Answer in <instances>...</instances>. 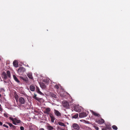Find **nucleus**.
I'll list each match as a JSON object with an SVG mask.
<instances>
[{
    "label": "nucleus",
    "mask_w": 130,
    "mask_h": 130,
    "mask_svg": "<svg viewBox=\"0 0 130 130\" xmlns=\"http://www.w3.org/2000/svg\"><path fill=\"white\" fill-rule=\"evenodd\" d=\"M54 113L55 115L59 117L61 116V113L57 110L54 109Z\"/></svg>",
    "instance_id": "nucleus-10"
},
{
    "label": "nucleus",
    "mask_w": 130,
    "mask_h": 130,
    "mask_svg": "<svg viewBox=\"0 0 130 130\" xmlns=\"http://www.w3.org/2000/svg\"><path fill=\"white\" fill-rule=\"evenodd\" d=\"M47 129L48 130H52L54 128L53 127L49 125L47 126Z\"/></svg>",
    "instance_id": "nucleus-20"
},
{
    "label": "nucleus",
    "mask_w": 130,
    "mask_h": 130,
    "mask_svg": "<svg viewBox=\"0 0 130 130\" xmlns=\"http://www.w3.org/2000/svg\"><path fill=\"white\" fill-rule=\"evenodd\" d=\"M2 109L0 106V111H2Z\"/></svg>",
    "instance_id": "nucleus-37"
},
{
    "label": "nucleus",
    "mask_w": 130,
    "mask_h": 130,
    "mask_svg": "<svg viewBox=\"0 0 130 130\" xmlns=\"http://www.w3.org/2000/svg\"><path fill=\"white\" fill-rule=\"evenodd\" d=\"M3 126L5 127H6L7 128H8V126L7 125H6L5 124H4L3 125Z\"/></svg>",
    "instance_id": "nucleus-34"
},
{
    "label": "nucleus",
    "mask_w": 130,
    "mask_h": 130,
    "mask_svg": "<svg viewBox=\"0 0 130 130\" xmlns=\"http://www.w3.org/2000/svg\"><path fill=\"white\" fill-rule=\"evenodd\" d=\"M13 77L14 80L18 83H19L20 82V81L18 79L17 77L15 75H13Z\"/></svg>",
    "instance_id": "nucleus-21"
},
{
    "label": "nucleus",
    "mask_w": 130,
    "mask_h": 130,
    "mask_svg": "<svg viewBox=\"0 0 130 130\" xmlns=\"http://www.w3.org/2000/svg\"><path fill=\"white\" fill-rule=\"evenodd\" d=\"M50 95L53 98H57V96L56 95L53 93H51Z\"/></svg>",
    "instance_id": "nucleus-24"
},
{
    "label": "nucleus",
    "mask_w": 130,
    "mask_h": 130,
    "mask_svg": "<svg viewBox=\"0 0 130 130\" xmlns=\"http://www.w3.org/2000/svg\"><path fill=\"white\" fill-rule=\"evenodd\" d=\"M94 127L95 128L96 130H99V128L97 126H94Z\"/></svg>",
    "instance_id": "nucleus-33"
},
{
    "label": "nucleus",
    "mask_w": 130,
    "mask_h": 130,
    "mask_svg": "<svg viewBox=\"0 0 130 130\" xmlns=\"http://www.w3.org/2000/svg\"><path fill=\"white\" fill-rule=\"evenodd\" d=\"M58 123L59 125H61V126H65L64 124L61 122H58Z\"/></svg>",
    "instance_id": "nucleus-27"
},
{
    "label": "nucleus",
    "mask_w": 130,
    "mask_h": 130,
    "mask_svg": "<svg viewBox=\"0 0 130 130\" xmlns=\"http://www.w3.org/2000/svg\"><path fill=\"white\" fill-rule=\"evenodd\" d=\"M92 113L95 116L100 117V116L99 114L95 112L92 111Z\"/></svg>",
    "instance_id": "nucleus-22"
},
{
    "label": "nucleus",
    "mask_w": 130,
    "mask_h": 130,
    "mask_svg": "<svg viewBox=\"0 0 130 130\" xmlns=\"http://www.w3.org/2000/svg\"><path fill=\"white\" fill-rule=\"evenodd\" d=\"M9 119L10 120H11L13 122V124L16 125L17 124L15 123L14 122V118L13 119V118H12V117H9Z\"/></svg>",
    "instance_id": "nucleus-23"
},
{
    "label": "nucleus",
    "mask_w": 130,
    "mask_h": 130,
    "mask_svg": "<svg viewBox=\"0 0 130 130\" xmlns=\"http://www.w3.org/2000/svg\"><path fill=\"white\" fill-rule=\"evenodd\" d=\"M14 122L17 124V123H21V121L19 120H18L16 118H14Z\"/></svg>",
    "instance_id": "nucleus-19"
},
{
    "label": "nucleus",
    "mask_w": 130,
    "mask_h": 130,
    "mask_svg": "<svg viewBox=\"0 0 130 130\" xmlns=\"http://www.w3.org/2000/svg\"><path fill=\"white\" fill-rule=\"evenodd\" d=\"M2 124H3V123L2 122L0 121V125L2 126Z\"/></svg>",
    "instance_id": "nucleus-36"
},
{
    "label": "nucleus",
    "mask_w": 130,
    "mask_h": 130,
    "mask_svg": "<svg viewBox=\"0 0 130 130\" xmlns=\"http://www.w3.org/2000/svg\"><path fill=\"white\" fill-rule=\"evenodd\" d=\"M49 116L51 119V122L52 123H54V120L55 119V118L54 116H53V115L52 114L50 113V114Z\"/></svg>",
    "instance_id": "nucleus-12"
},
{
    "label": "nucleus",
    "mask_w": 130,
    "mask_h": 130,
    "mask_svg": "<svg viewBox=\"0 0 130 130\" xmlns=\"http://www.w3.org/2000/svg\"><path fill=\"white\" fill-rule=\"evenodd\" d=\"M1 58H0V61H1Z\"/></svg>",
    "instance_id": "nucleus-41"
},
{
    "label": "nucleus",
    "mask_w": 130,
    "mask_h": 130,
    "mask_svg": "<svg viewBox=\"0 0 130 130\" xmlns=\"http://www.w3.org/2000/svg\"><path fill=\"white\" fill-rule=\"evenodd\" d=\"M112 127L113 129L115 130H117L118 129L117 127L115 125H113L112 126Z\"/></svg>",
    "instance_id": "nucleus-28"
},
{
    "label": "nucleus",
    "mask_w": 130,
    "mask_h": 130,
    "mask_svg": "<svg viewBox=\"0 0 130 130\" xmlns=\"http://www.w3.org/2000/svg\"><path fill=\"white\" fill-rule=\"evenodd\" d=\"M36 90L37 92L39 94L41 95H43V94L40 90V89L38 87L36 86Z\"/></svg>",
    "instance_id": "nucleus-13"
},
{
    "label": "nucleus",
    "mask_w": 130,
    "mask_h": 130,
    "mask_svg": "<svg viewBox=\"0 0 130 130\" xmlns=\"http://www.w3.org/2000/svg\"><path fill=\"white\" fill-rule=\"evenodd\" d=\"M36 96H37V95L35 94H34V96H33V98H34L36 100L38 101L40 99L38 97H37Z\"/></svg>",
    "instance_id": "nucleus-25"
},
{
    "label": "nucleus",
    "mask_w": 130,
    "mask_h": 130,
    "mask_svg": "<svg viewBox=\"0 0 130 130\" xmlns=\"http://www.w3.org/2000/svg\"><path fill=\"white\" fill-rule=\"evenodd\" d=\"M74 110L76 112H80L81 110L80 108L78 106L74 107Z\"/></svg>",
    "instance_id": "nucleus-11"
},
{
    "label": "nucleus",
    "mask_w": 130,
    "mask_h": 130,
    "mask_svg": "<svg viewBox=\"0 0 130 130\" xmlns=\"http://www.w3.org/2000/svg\"><path fill=\"white\" fill-rule=\"evenodd\" d=\"M4 116L6 118L8 117L9 116V115L6 113H4Z\"/></svg>",
    "instance_id": "nucleus-29"
},
{
    "label": "nucleus",
    "mask_w": 130,
    "mask_h": 130,
    "mask_svg": "<svg viewBox=\"0 0 130 130\" xmlns=\"http://www.w3.org/2000/svg\"><path fill=\"white\" fill-rule=\"evenodd\" d=\"M13 64L14 66L15 67H18V63L16 60H14L13 61Z\"/></svg>",
    "instance_id": "nucleus-16"
},
{
    "label": "nucleus",
    "mask_w": 130,
    "mask_h": 130,
    "mask_svg": "<svg viewBox=\"0 0 130 130\" xmlns=\"http://www.w3.org/2000/svg\"><path fill=\"white\" fill-rule=\"evenodd\" d=\"M7 74L5 72H3L2 73V77L5 79H6L7 78V76L10 78V73L9 71H7Z\"/></svg>",
    "instance_id": "nucleus-1"
},
{
    "label": "nucleus",
    "mask_w": 130,
    "mask_h": 130,
    "mask_svg": "<svg viewBox=\"0 0 130 130\" xmlns=\"http://www.w3.org/2000/svg\"><path fill=\"white\" fill-rule=\"evenodd\" d=\"M54 87L56 89H58L59 88V87L58 85H56L54 86Z\"/></svg>",
    "instance_id": "nucleus-31"
},
{
    "label": "nucleus",
    "mask_w": 130,
    "mask_h": 130,
    "mask_svg": "<svg viewBox=\"0 0 130 130\" xmlns=\"http://www.w3.org/2000/svg\"><path fill=\"white\" fill-rule=\"evenodd\" d=\"M96 122L98 124H101L104 123V120L103 119L101 118V119H100L99 120H96Z\"/></svg>",
    "instance_id": "nucleus-6"
},
{
    "label": "nucleus",
    "mask_w": 130,
    "mask_h": 130,
    "mask_svg": "<svg viewBox=\"0 0 130 130\" xmlns=\"http://www.w3.org/2000/svg\"><path fill=\"white\" fill-rule=\"evenodd\" d=\"M6 123L8 124L10 127L13 128L15 129L16 127L15 126L13 125L12 124L8 122H7Z\"/></svg>",
    "instance_id": "nucleus-15"
},
{
    "label": "nucleus",
    "mask_w": 130,
    "mask_h": 130,
    "mask_svg": "<svg viewBox=\"0 0 130 130\" xmlns=\"http://www.w3.org/2000/svg\"><path fill=\"white\" fill-rule=\"evenodd\" d=\"M87 114L86 112H83L79 113V116L80 118H83L86 117Z\"/></svg>",
    "instance_id": "nucleus-4"
},
{
    "label": "nucleus",
    "mask_w": 130,
    "mask_h": 130,
    "mask_svg": "<svg viewBox=\"0 0 130 130\" xmlns=\"http://www.w3.org/2000/svg\"><path fill=\"white\" fill-rule=\"evenodd\" d=\"M20 128L21 130H24V128L23 126L21 127Z\"/></svg>",
    "instance_id": "nucleus-35"
},
{
    "label": "nucleus",
    "mask_w": 130,
    "mask_h": 130,
    "mask_svg": "<svg viewBox=\"0 0 130 130\" xmlns=\"http://www.w3.org/2000/svg\"><path fill=\"white\" fill-rule=\"evenodd\" d=\"M36 96H37V95L35 94H34V96H33V98H34L36 100L38 101L40 99L38 97H37Z\"/></svg>",
    "instance_id": "nucleus-26"
},
{
    "label": "nucleus",
    "mask_w": 130,
    "mask_h": 130,
    "mask_svg": "<svg viewBox=\"0 0 130 130\" xmlns=\"http://www.w3.org/2000/svg\"><path fill=\"white\" fill-rule=\"evenodd\" d=\"M51 111V109L49 108H47L44 111V113L50 115V112Z\"/></svg>",
    "instance_id": "nucleus-8"
},
{
    "label": "nucleus",
    "mask_w": 130,
    "mask_h": 130,
    "mask_svg": "<svg viewBox=\"0 0 130 130\" xmlns=\"http://www.w3.org/2000/svg\"><path fill=\"white\" fill-rule=\"evenodd\" d=\"M19 102L21 104H24L25 103V100L22 97L20 98L19 99Z\"/></svg>",
    "instance_id": "nucleus-7"
},
{
    "label": "nucleus",
    "mask_w": 130,
    "mask_h": 130,
    "mask_svg": "<svg viewBox=\"0 0 130 130\" xmlns=\"http://www.w3.org/2000/svg\"><path fill=\"white\" fill-rule=\"evenodd\" d=\"M39 130H44L43 128H41Z\"/></svg>",
    "instance_id": "nucleus-38"
},
{
    "label": "nucleus",
    "mask_w": 130,
    "mask_h": 130,
    "mask_svg": "<svg viewBox=\"0 0 130 130\" xmlns=\"http://www.w3.org/2000/svg\"><path fill=\"white\" fill-rule=\"evenodd\" d=\"M25 70V69L23 67L19 68L18 70V72L20 75H22Z\"/></svg>",
    "instance_id": "nucleus-2"
},
{
    "label": "nucleus",
    "mask_w": 130,
    "mask_h": 130,
    "mask_svg": "<svg viewBox=\"0 0 130 130\" xmlns=\"http://www.w3.org/2000/svg\"><path fill=\"white\" fill-rule=\"evenodd\" d=\"M72 126L74 129L76 130H79L80 129L79 126L76 123L73 124Z\"/></svg>",
    "instance_id": "nucleus-5"
},
{
    "label": "nucleus",
    "mask_w": 130,
    "mask_h": 130,
    "mask_svg": "<svg viewBox=\"0 0 130 130\" xmlns=\"http://www.w3.org/2000/svg\"><path fill=\"white\" fill-rule=\"evenodd\" d=\"M1 96V95L0 94V97Z\"/></svg>",
    "instance_id": "nucleus-40"
},
{
    "label": "nucleus",
    "mask_w": 130,
    "mask_h": 130,
    "mask_svg": "<svg viewBox=\"0 0 130 130\" xmlns=\"http://www.w3.org/2000/svg\"><path fill=\"white\" fill-rule=\"evenodd\" d=\"M102 130H107L106 128H103L102 129Z\"/></svg>",
    "instance_id": "nucleus-39"
},
{
    "label": "nucleus",
    "mask_w": 130,
    "mask_h": 130,
    "mask_svg": "<svg viewBox=\"0 0 130 130\" xmlns=\"http://www.w3.org/2000/svg\"><path fill=\"white\" fill-rule=\"evenodd\" d=\"M78 114H77L75 115H74L73 116V118H76L78 117Z\"/></svg>",
    "instance_id": "nucleus-30"
},
{
    "label": "nucleus",
    "mask_w": 130,
    "mask_h": 130,
    "mask_svg": "<svg viewBox=\"0 0 130 130\" xmlns=\"http://www.w3.org/2000/svg\"><path fill=\"white\" fill-rule=\"evenodd\" d=\"M27 76L29 78L32 80L34 79L31 73H29L27 74Z\"/></svg>",
    "instance_id": "nucleus-14"
},
{
    "label": "nucleus",
    "mask_w": 130,
    "mask_h": 130,
    "mask_svg": "<svg viewBox=\"0 0 130 130\" xmlns=\"http://www.w3.org/2000/svg\"><path fill=\"white\" fill-rule=\"evenodd\" d=\"M35 87L33 85H32L30 86V89L32 91H34L35 90Z\"/></svg>",
    "instance_id": "nucleus-17"
},
{
    "label": "nucleus",
    "mask_w": 130,
    "mask_h": 130,
    "mask_svg": "<svg viewBox=\"0 0 130 130\" xmlns=\"http://www.w3.org/2000/svg\"><path fill=\"white\" fill-rule=\"evenodd\" d=\"M20 78L22 80L26 83H27L28 82V78L26 76L24 77H20Z\"/></svg>",
    "instance_id": "nucleus-9"
},
{
    "label": "nucleus",
    "mask_w": 130,
    "mask_h": 130,
    "mask_svg": "<svg viewBox=\"0 0 130 130\" xmlns=\"http://www.w3.org/2000/svg\"><path fill=\"white\" fill-rule=\"evenodd\" d=\"M63 106L67 109L69 108V106L68 102L66 101H64L62 102Z\"/></svg>",
    "instance_id": "nucleus-3"
},
{
    "label": "nucleus",
    "mask_w": 130,
    "mask_h": 130,
    "mask_svg": "<svg viewBox=\"0 0 130 130\" xmlns=\"http://www.w3.org/2000/svg\"><path fill=\"white\" fill-rule=\"evenodd\" d=\"M40 87L42 89H45V88L46 87V86H45V84H44L43 83H41L40 84Z\"/></svg>",
    "instance_id": "nucleus-18"
},
{
    "label": "nucleus",
    "mask_w": 130,
    "mask_h": 130,
    "mask_svg": "<svg viewBox=\"0 0 130 130\" xmlns=\"http://www.w3.org/2000/svg\"><path fill=\"white\" fill-rule=\"evenodd\" d=\"M1 106V104H0V107Z\"/></svg>",
    "instance_id": "nucleus-42"
},
{
    "label": "nucleus",
    "mask_w": 130,
    "mask_h": 130,
    "mask_svg": "<svg viewBox=\"0 0 130 130\" xmlns=\"http://www.w3.org/2000/svg\"><path fill=\"white\" fill-rule=\"evenodd\" d=\"M15 99L17 101L18 100V95H16L15 96Z\"/></svg>",
    "instance_id": "nucleus-32"
}]
</instances>
